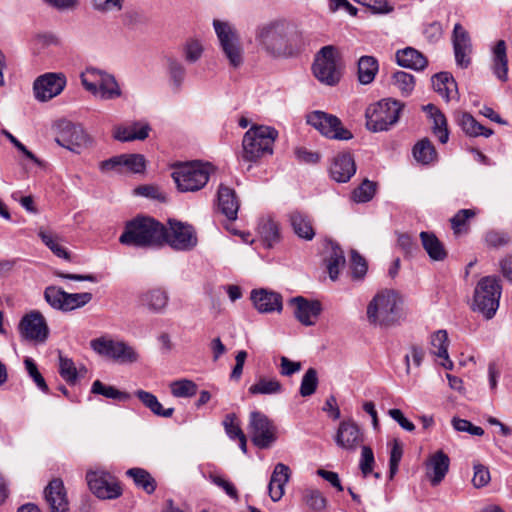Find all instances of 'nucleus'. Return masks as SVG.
Masks as SVG:
<instances>
[{
	"label": "nucleus",
	"instance_id": "f3484780",
	"mask_svg": "<svg viewBox=\"0 0 512 512\" xmlns=\"http://www.w3.org/2000/svg\"><path fill=\"white\" fill-rule=\"evenodd\" d=\"M66 86V77L59 73H46L39 76L34 84L33 90L38 101L46 102L58 96Z\"/></svg>",
	"mask_w": 512,
	"mask_h": 512
},
{
	"label": "nucleus",
	"instance_id": "6e6d98bb",
	"mask_svg": "<svg viewBox=\"0 0 512 512\" xmlns=\"http://www.w3.org/2000/svg\"><path fill=\"white\" fill-rule=\"evenodd\" d=\"M24 364L29 376L33 379L37 387L44 393H48V385L46 384L45 379L39 372L35 361L32 358L26 357L24 360Z\"/></svg>",
	"mask_w": 512,
	"mask_h": 512
},
{
	"label": "nucleus",
	"instance_id": "de8ad7c7",
	"mask_svg": "<svg viewBox=\"0 0 512 512\" xmlns=\"http://www.w3.org/2000/svg\"><path fill=\"white\" fill-rule=\"evenodd\" d=\"M433 120L432 130L442 144L447 143L449 139V131L447 127V119L441 111L432 112Z\"/></svg>",
	"mask_w": 512,
	"mask_h": 512
},
{
	"label": "nucleus",
	"instance_id": "37998d69",
	"mask_svg": "<svg viewBox=\"0 0 512 512\" xmlns=\"http://www.w3.org/2000/svg\"><path fill=\"white\" fill-rule=\"evenodd\" d=\"M413 155L418 162L429 164L434 161L437 156V152L432 142L429 139L424 138L415 144L413 148Z\"/></svg>",
	"mask_w": 512,
	"mask_h": 512
},
{
	"label": "nucleus",
	"instance_id": "f03ea898",
	"mask_svg": "<svg viewBox=\"0 0 512 512\" xmlns=\"http://www.w3.org/2000/svg\"><path fill=\"white\" fill-rule=\"evenodd\" d=\"M160 224L150 216L137 215L125 223L119 241L138 248L160 247Z\"/></svg>",
	"mask_w": 512,
	"mask_h": 512
},
{
	"label": "nucleus",
	"instance_id": "9b49d317",
	"mask_svg": "<svg viewBox=\"0 0 512 512\" xmlns=\"http://www.w3.org/2000/svg\"><path fill=\"white\" fill-rule=\"evenodd\" d=\"M306 118L309 125L329 139L347 141L353 138L351 131L346 129L335 115L323 111H313Z\"/></svg>",
	"mask_w": 512,
	"mask_h": 512
},
{
	"label": "nucleus",
	"instance_id": "2eb2a0df",
	"mask_svg": "<svg viewBox=\"0 0 512 512\" xmlns=\"http://www.w3.org/2000/svg\"><path fill=\"white\" fill-rule=\"evenodd\" d=\"M55 141L58 145L79 154L83 149L89 147L91 138L81 125L61 120L58 123V134Z\"/></svg>",
	"mask_w": 512,
	"mask_h": 512
},
{
	"label": "nucleus",
	"instance_id": "1a4fd4ad",
	"mask_svg": "<svg viewBox=\"0 0 512 512\" xmlns=\"http://www.w3.org/2000/svg\"><path fill=\"white\" fill-rule=\"evenodd\" d=\"M500 296L499 280L494 276H486L478 282L475 288L474 306L487 319H490L499 307Z\"/></svg>",
	"mask_w": 512,
	"mask_h": 512
},
{
	"label": "nucleus",
	"instance_id": "052dcab7",
	"mask_svg": "<svg viewBox=\"0 0 512 512\" xmlns=\"http://www.w3.org/2000/svg\"><path fill=\"white\" fill-rule=\"evenodd\" d=\"M45 300L56 309H60L64 311V298L65 291L56 288L54 286H49L45 289L44 292Z\"/></svg>",
	"mask_w": 512,
	"mask_h": 512
},
{
	"label": "nucleus",
	"instance_id": "4c0bfd02",
	"mask_svg": "<svg viewBox=\"0 0 512 512\" xmlns=\"http://www.w3.org/2000/svg\"><path fill=\"white\" fill-rule=\"evenodd\" d=\"M165 60L173 89L174 91L179 92L185 80L186 69L184 65L175 57L167 56Z\"/></svg>",
	"mask_w": 512,
	"mask_h": 512
},
{
	"label": "nucleus",
	"instance_id": "5fc2aeb1",
	"mask_svg": "<svg viewBox=\"0 0 512 512\" xmlns=\"http://www.w3.org/2000/svg\"><path fill=\"white\" fill-rule=\"evenodd\" d=\"M454 86L455 94H457V83L448 72H440L432 77V86L434 90L440 94H447V86Z\"/></svg>",
	"mask_w": 512,
	"mask_h": 512
},
{
	"label": "nucleus",
	"instance_id": "4d7b16f0",
	"mask_svg": "<svg viewBox=\"0 0 512 512\" xmlns=\"http://www.w3.org/2000/svg\"><path fill=\"white\" fill-rule=\"evenodd\" d=\"M43 243L50 248L56 256H69L59 244V238L50 231L40 230L38 233Z\"/></svg>",
	"mask_w": 512,
	"mask_h": 512
},
{
	"label": "nucleus",
	"instance_id": "cd10ccee",
	"mask_svg": "<svg viewBox=\"0 0 512 512\" xmlns=\"http://www.w3.org/2000/svg\"><path fill=\"white\" fill-rule=\"evenodd\" d=\"M288 221L293 232L301 239L310 241L315 236V230L310 217L299 210H293L287 214Z\"/></svg>",
	"mask_w": 512,
	"mask_h": 512
},
{
	"label": "nucleus",
	"instance_id": "4be33fe9",
	"mask_svg": "<svg viewBox=\"0 0 512 512\" xmlns=\"http://www.w3.org/2000/svg\"><path fill=\"white\" fill-rule=\"evenodd\" d=\"M44 496L51 512H69V503L61 479L51 480L44 490Z\"/></svg>",
	"mask_w": 512,
	"mask_h": 512
},
{
	"label": "nucleus",
	"instance_id": "79ce46f5",
	"mask_svg": "<svg viewBox=\"0 0 512 512\" xmlns=\"http://www.w3.org/2000/svg\"><path fill=\"white\" fill-rule=\"evenodd\" d=\"M91 393L102 395L106 398L113 399L119 402H125L130 399V395L127 392H123L115 388L114 386L105 385L100 380H95L91 387Z\"/></svg>",
	"mask_w": 512,
	"mask_h": 512
},
{
	"label": "nucleus",
	"instance_id": "423d86ee",
	"mask_svg": "<svg viewBox=\"0 0 512 512\" xmlns=\"http://www.w3.org/2000/svg\"><path fill=\"white\" fill-rule=\"evenodd\" d=\"M403 104L397 100L383 99L366 111V126L370 131H387L398 122Z\"/></svg>",
	"mask_w": 512,
	"mask_h": 512
},
{
	"label": "nucleus",
	"instance_id": "dca6fc26",
	"mask_svg": "<svg viewBox=\"0 0 512 512\" xmlns=\"http://www.w3.org/2000/svg\"><path fill=\"white\" fill-rule=\"evenodd\" d=\"M86 480L90 491L99 499H116L122 495L119 482L108 472L88 471Z\"/></svg>",
	"mask_w": 512,
	"mask_h": 512
},
{
	"label": "nucleus",
	"instance_id": "7ed1b4c3",
	"mask_svg": "<svg viewBox=\"0 0 512 512\" xmlns=\"http://www.w3.org/2000/svg\"><path fill=\"white\" fill-rule=\"evenodd\" d=\"M402 299L394 290L378 292L367 306V319L371 324L381 327L392 326L401 317Z\"/></svg>",
	"mask_w": 512,
	"mask_h": 512
},
{
	"label": "nucleus",
	"instance_id": "20e7f679",
	"mask_svg": "<svg viewBox=\"0 0 512 512\" xmlns=\"http://www.w3.org/2000/svg\"><path fill=\"white\" fill-rule=\"evenodd\" d=\"M168 227L160 224V248L169 246L177 252H190L198 245L196 229L185 222L168 219Z\"/></svg>",
	"mask_w": 512,
	"mask_h": 512
},
{
	"label": "nucleus",
	"instance_id": "7c9ffc66",
	"mask_svg": "<svg viewBox=\"0 0 512 512\" xmlns=\"http://www.w3.org/2000/svg\"><path fill=\"white\" fill-rule=\"evenodd\" d=\"M456 121L462 128L464 133L471 137L484 136L489 137L493 134V130L481 125L470 113L458 112Z\"/></svg>",
	"mask_w": 512,
	"mask_h": 512
},
{
	"label": "nucleus",
	"instance_id": "69168bd1",
	"mask_svg": "<svg viewBox=\"0 0 512 512\" xmlns=\"http://www.w3.org/2000/svg\"><path fill=\"white\" fill-rule=\"evenodd\" d=\"M374 464L375 459L372 449L369 446H362L359 467L364 477L372 473Z\"/></svg>",
	"mask_w": 512,
	"mask_h": 512
},
{
	"label": "nucleus",
	"instance_id": "39448f33",
	"mask_svg": "<svg viewBox=\"0 0 512 512\" xmlns=\"http://www.w3.org/2000/svg\"><path fill=\"white\" fill-rule=\"evenodd\" d=\"M277 136V130L272 127L252 126L243 137L242 158L247 162H256L265 155H271Z\"/></svg>",
	"mask_w": 512,
	"mask_h": 512
},
{
	"label": "nucleus",
	"instance_id": "bf43d9fd",
	"mask_svg": "<svg viewBox=\"0 0 512 512\" xmlns=\"http://www.w3.org/2000/svg\"><path fill=\"white\" fill-rule=\"evenodd\" d=\"M403 456V448L402 444L399 440L395 439L393 441V445L390 451L389 458V478L393 479V477L398 472L399 463Z\"/></svg>",
	"mask_w": 512,
	"mask_h": 512
},
{
	"label": "nucleus",
	"instance_id": "6e6552de",
	"mask_svg": "<svg viewBox=\"0 0 512 512\" xmlns=\"http://www.w3.org/2000/svg\"><path fill=\"white\" fill-rule=\"evenodd\" d=\"M81 83L87 91L99 95L103 100L116 99L122 95L115 77L96 68H88L81 75Z\"/></svg>",
	"mask_w": 512,
	"mask_h": 512
},
{
	"label": "nucleus",
	"instance_id": "13d9d810",
	"mask_svg": "<svg viewBox=\"0 0 512 512\" xmlns=\"http://www.w3.org/2000/svg\"><path fill=\"white\" fill-rule=\"evenodd\" d=\"M183 53L187 62L195 63L202 56L203 46L198 40H188L183 46Z\"/></svg>",
	"mask_w": 512,
	"mask_h": 512
},
{
	"label": "nucleus",
	"instance_id": "bb28decb",
	"mask_svg": "<svg viewBox=\"0 0 512 512\" xmlns=\"http://www.w3.org/2000/svg\"><path fill=\"white\" fill-rule=\"evenodd\" d=\"M218 209L228 220H235L239 210V200L234 189L221 184L218 188Z\"/></svg>",
	"mask_w": 512,
	"mask_h": 512
},
{
	"label": "nucleus",
	"instance_id": "6ab92c4d",
	"mask_svg": "<svg viewBox=\"0 0 512 512\" xmlns=\"http://www.w3.org/2000/svg\"><path fill=\"white\" fill-rule=\"evenodd\" d=\"M289 304L294 308V317L304 326H313L322 312L320 301L308 300L303 296L291 298Z\"/></svg>",
	"mask_w": 512,
	"mask_h": 512
},
{
	"label": "nucleus",
	"instance_id": "09e8293b",
	"mask_svg": "<svg viewBox=\"0 0 512 512\" xmlns=\"http://www.w3.org/2000/svg\"><path fill=\"white\" fill-rule=\"evenodd\" d=\"M92 300V294L89 292L83 293H67L65 292L64 298V311H71L85 306Z\"/></svg>",
	"mask_w": 512,
	"mask_h": 512
},
{
	"label": "nucleus",
	"instance_id": "8fccbe9b",
	"mask_svg": "<svg viewBox=\"0 0 512 512\" xmlns=\"http://www.w3.org/2000/svg\"><path fill=\"white\" fill-rule=\"evenodd\" d=\"M170 388L172 395L175 397H192L197 392V385L187 379L172 382Z\"/></svg>",
	"mask_w": 512,
	"mask_h": 512
},
{
	"label": "nucleus",
	"instance_id": "f257e3e1",
	"mask_svg": "<svg viewBox=\"0 0 512 512\" xmlns=\"http://www.w3.org/2000/svg\"><path fill=\"white\" fill-rule=\"evenodd\" d=\"M255 38L268 55L276 58L297 55L307 44L303 32L280 20L259 25Z\"/></svg>",
	"mask_w": 512,
	"mask_h": 512
},
{
	"label": "nucleus",
	"instance_id": "2f4dec72",
	"mask_svg": "<svg viewBox=\"0 0 512 512\" xmlns=\"http://www.w3.org/2000/svg\"><path fill=\"white\" fill-rule=\"evenodd\" d=\"M258 234L261 244L266 248H272L280 242L279 224L272 218L262 219L259 222Z\"/></svg>",
	"mask_w": 512,
	"mask_h": 512
},
{
	"label": "nucleus",
	"instance_id": "412c9836",
	"mask_svg": "<svg viewBox=\"0 0 512 512\" xmlns=\"http://www.w3.org/2000/svg\"><path fill=\"white\" fill-rule=\"evenodd\" d=\"M452 43L457 65L461 68H467L471 63L472 45L468 32L459 23L454 26Z\"/></svg>",
	"mask_w": 512,
	"mask_h": 512
},
{
	"label": "nucleus",
	"instance_id": "a878e982",
	"mask_svg": "<svg viewBox=\"0 0 512 512\" xmlns=\"http://www.w3.org/2000/svg\"><path fill=\"white\" fill-rule=\"evenodd\" d=\"M169 295L161 288H151L138 295V304L152 313H162L168 305Z\"/></svg>",
	"mask_w": 512,
	"mask_h": 512
},
{
	"label": "nucleus",
	"instance_id": "c756f323",
	"mask_svg": "<svg viewBox=\"0 0 512 512\" xmlns=\"http://www.w3.org/2000/svg\"><path fill=\"white\" fill-rule=\"evenodd\" d=\"M290 477V469L283 463L276 464L268 485L269 495L276 502L284 495V487Z\"/></svg>",
	"mask_w": 512,
	"mask_h": 512
},
{
	"label": "nucleus",
	"instance_id": "774afa93",
	"mask_svg": "<svg viewBox=\"0 0 512 512\" xmlns=\"http://www.w3.org/2000/svg\"><path fill=\"white\" fill-rule=\"evenodd\" d=\"M325 267L330 279L335 281L339 274L347 268L346 258H326Z\"/></svg>",
	"mask_w": 512,
	"mask_h": 512
},
{
	"label": "nucleus",
	"instance_id": "3c124183",
	"mask_svg": "<svg viewBox=\"0 0 512 512\" xmlns=\"http://www.w3.org/2000/svg\"><path fill=\"white\" fill-rule=\"evenodd\" d=\"M431 352L436 356H446L448 352V334L446 330H438L431 335Z\"/></svg>",
	"mask_w": 512,
	"mask_h": 512
},
{
	"label": "nucleus",
	"instance_id": "680f3d73",
	"mask_svg": "<svg viewBox=\"0 0 512 512\" xmlns=\"http://www.w3.org/2000/svg\"><path fill=\"white\" fill-rule=\"evenodd\" d=\"M223 426L226 434L232 440L239 438L244 435V432L240 428L236 414H227L223 420Z\"/></svg>",
	"mask_w": 512,
	"mask_h": 512
},
{
	"label": "nucleus",
	"instance_id": "5701e85b",
	"mask_svg": "<svg viewBox=\"0 0 512 512\" xmlns=\"http://www.w3.org/2000/svg\"><path fill=\"white\" fill-rule=\"evenodd\" d=\"M330 176L339 183L348 182L356 172L354 158L349 152H342L336 155L329 169Z\"/></svg>",
	"mask_w": 512,
	"mask_h": 512
},
{
	"label": "nucleus",
	"instance_id": "603ef678",
	"mask_svg": "<svg viewBox=\"0 0 512 512\" xmlns=\"http://www.w3.org/2000/svg\"><path fill=\"white\" fill-rule=\"evenodd\" d=\"M305 504L314 512L322 511L326 507V499L322 493L315 489H306L303 493Z\"/></svg>",
	"mask_w": 512,
	"mask_h": 512
},
{
	"label": "nucleus",
	"instance_id": "f8f14e48",
	"mask_svg": "<svg viewBox=\"0 0 512 512\" xmlns=\"http://www.w3.org/2000/svg\"><path fill=\"white\" fill-rule=\"evenodd\" d=\"M90 346L97 354L119 363H134L139 358L134 348L123 341L99 337L91 340Z\"/></svg>",
	"mask_w": 512,
	"mask_h": 512
},
{
	"label": "nucleus",
	"instance_id": "ea45409f",
	"mask_svg": "<svg viewBox=\"0 0 512 512\" xmlns=\"http://www.w3.org/2000/svg\"><path fill=\"white\" fill-rule=\"evenodd\" d=\"M476 216L474 209H461L451 219V229L456 236L467 234L469 231V219Z\"/></svg>",
	"mask_w": 512,
	"mask_h": 512
},
{
	"label": "nucleus",
	"instance_id": "72a5a7b5",
	"mask_svg": "<svg viewBox=\"0 0 512 512\" xmlns=\"http://www.w3.org/2000/svg\"><path fill=\"white\" fill-rule=\"evenodd\" d=\"M493 72L496 77L505 82L508 80V58L506 53V43L499 40L493 48Z\"/></svg>",
	"mask_w": 512,
	"mask_h": 512
},
{
	"label": "nucleus",
	"instance_id": "ddd939ff",
	"mask_svg": "<svg viewBox=\"0 0 512 512\" xmlns=\"http://www.w3.org/2000/svg\"><path fill=\"white\" fill-rule=\"evenodd\" d=\"M338 52L335 47L328 45L321 48L313 64V73L322 83L335 85L340 80L338 69Z\"/></svg>",
	"mask_w": 512,
	"mask_h": 512
},
{
	"label": "nucleus",
	"instance_id": "c85d7f7f",
	"mask_svg": "<svg viewBox=\"0 0 512 512\" xmlns=\"http://www.w3.org/2000/svg\"><path fill=\"white\" fill-rule=\"evenodd\" d=\"M395 58L399 66L415 71H422L428 65L427 58L413 47L398 50L395 54Z\"/></svg>",
	"mask_w": 512,
	"mask_h": 512
},
{
	"label": "nucleus",
	"instance_id": "473e14b6",
	"mask_svg": "<svg viewBox=\"0 0 512 512\" xmlns=\"http://www.w3.org/2000/svg\"><path fill=\"white\" fill-rule=\"evenodd\" d=\"M150 126L148 124L134 123L131 126H119L115 128L114 138L122 141L144 140L148 137Z\"/></svg>",
	"mask_w": 512,
	"mask_h": 512
},
{
	"label": "nucleus",
	"instance_id": "a211bd4d",
	"mask_svg": "<svg viewBox=\"0 0 512 512\" xmlns=\"http://www.w3.org/2000/svg\"><path fill=\"white\" fill-rule=\"evenodd\" d=\"M19 332L27 340L44 343L48 338L49 328L43 315L38 311H32L21 319Z\"/></svg>",
	"mask_w": 512,
	"mask_h": 512
},
{
	"label": "nucleus",
	"instance_id": "b1692460",
	"mask_svg": "<svg viewBox=\"0 0 512 512\" xmlns=\"http://www.w3.org/2000/svg\"><path fill=\"white\" fill-rule=\"evenodd\" d=\"M449 466L450 459L442 450L429 456L426 461V475L432 486H437L443 481L448 473Z\"/></svg>",
	"mask_w": 512,
	"mask_h": 512
},
{
	"label": "nucleus",
	"instance_id": "f704fd0d",
	"mask_svg": "<svg viewBox=\"0 0 512 512\" xmlns=\"http://www.w3.org/2000/svg\"><path fill=\"white\" fill-rule=\"evenodd\" d=\"M358 81L363 85L372 83L379 70L378 60L374 56H361L357 63Z\"/></svg>",
	"mask_w": 512,
	"mask_h": 512
},
{
	"label": "nucleus",
	"instance_id": "0eeeda50",
	"mask_svg": "<svg viewBox=\"0 0 512 512\" xmlns=\"http://www.w3.org/2000/svg\"><path fill=\"white\" fill-rule=\"evenodd\" d=\"M209 164L199 161L179 165L172 177L181 192H194L202 189L209 180Z\"/></svg>",
	"mask_w": 512,
	"mask_h": 512
},
{
	"label": "nucleus",
	"instance_id": "0e129e2a",
	"mask_svg": "<svg viewBox=\"0 0 512 512\" xmlns=\"http://www.w3.org/2000/svg\"><path fill=\"white\" fill-rule=\"evenodd\" d=\"M473 469H474V475L472 478L473 486L475 488L479 489V488H482V487H485L486 485H488V483L491 480L489 469L480 463H475L473 465Z\"/></svg>",
	"mask_w": 512,
	"mask_h": 512
},
{
	"label": "nucleus",
	"instance_id": "4468645a",
	"mask_svg": "<svg viewBox=\"0 0 512 512\" xmlns=\"http://www.w3.org/2000/svg\"><path fill=\"white\" fill-rule=\"evenodd\" d=\"M252 443L259 449L270 448L277 440V428L262 412L253 411L249 416Z\"/></svg>",
	"mask_w": 512,
	"mask_h": 512
},
{
	"label": "nucleus",
	"instance_id": "9d476101",
	"mask_svg": "<svg viewBox=\"0 0 512 512\" xmlns=\"http://www.w3.org/2000/svg\"><path fill=\"white\" fill-rule=\"evenodd\" d=\"M213 26L229 64L234 68L239 67L243 63V49L235 29L229 23L220 20H214Z\"/></svg>",
	"mask_w": 512,
	"mask_h": 512
},
{
	"label": "nucleus",
	"instance_id": "e2e57ef3",
	"mask_svg": "<svg viewBox=\"0 0 512 512\" xmlns=\"http://www.w3.org/2000/svg\"><path fill=\"white\" fill-rule=\"evenodd\" d=\"M368 264L366 258H349L348 274L354 280H361L367 273Z\"/></svg>",
	"mask_w": 512,
	"mask_h": 512
},
{
	"label": "nucleus",
	"instance_id": "a18cd8bd",
	"mask_svg": "<svg viewBox=\"0 0 512 512\" xmlns=\"http://www.w3.org/2000/svg\"><path fill=\"white\" fill-rule=\"evenodd\" d=\"M318 373L315 368H309L302 377L299 393L302 397H308L315 393L318 387Z\"/></svg>",
	"mask_w": 512,
	"mask_h": 512
},
{
	"label": "nucleus",
	"instance_id": "aec40b11",
	"mask_svg": "<svg viewBox=\"0 0 512 512\" xmlns=\"http://www.w3.org/2000/svg\"><path fill=\"white\" fill-rule=\"evenodd\" d=\"M334 439L339 447L355 451L363 442V433L354 421L345 420L339 424Z\"/></svg>",
	"mask_w": 512,
	"mask_h": 512
},
{
	"label": "nucleus",
	"instance_id": "58836bf2",
	"mask_svg": "<svg viewBox=\"0 0 512 512\" xmlns=\"http://www.w3.org/2000/svg\"><path fill=\"white\" fill-rule=\"evenodd\" d=\"M282 390V384L276 378L260 377L255 384L249 387L248 392L252 395H271L281 393Z\"/></svg>",
	"mask_w": 512,
	"mask_h": 512
},
{
	"label": "nucleus",
	"instance_id": "49530a36",
	"mask_svg": "<svg viewBox=\"0 0 512 512\" xmlns=\"http://www.w3.org/2000/svg\"><path fill=\"white\" fill-rule=\"evenodd\" d=\"M377 184L368 179L363 180V182L353 190L352 199L357 203H365L370 201L376 192Z\"/></svg>",
	"mask_w": 512,
	"mask_h": 512
},
{
	"label": "nucleus",
	"instance_id": "393cba45",
	"mask_svg": "<svg viewBox=\"0 0 512 512\" xmlns=\"http://www.w3.org/2000/svg\"><path fill=\"white\" fill-rule=\"evenodd\" d=\"M254 307L260 313H271L282 310V296L267 289H254L251 292Z\"/></svg>",
	"mask_w": 512,
	"mask_h": 512
},
{
	"label": "nucleus",
	"instance_id": "a19ab883",
	"mask_svg": "<svg viewBox=\"0 0 512 512\" xmlns=\"http://www.w3.org/2000/svg\"><path fill=\"white\" fill-rule=\"evenodd\" d=\"M391 84L400 91L402 96L408 97L415 88V77L405 71H396L391 76Z\"/></svg>",
	"mask_w": 512,
	"mask_h": 512
},
{
	"label": "nucleus",
	"instance_id": "c03bdc74",
	"mask_svg": "<svg viewBox=\"0 0 512 512\" xmlns=\"http://www.w3.org/2000/svg\"><path fill=\"white\" fill-rule=\"evenodd\" d=\"M420 239L428 256H446L443 244L434 233L422 231L420 233Z\"/></svg>",
	"mask_w": 512,
	"mask_h": 512
},
{
	"label": "nucleus",
	"instance_id": "c9c22d12",
	"mask_svg": "<svg viewBox=\"0 0 512 512\" xmlns=\"http://www.w3.org/2000/svg\"><path fill=\"white\" fill-rule=\"evenodd\" d=\"M126 475L131 478L134 484L143 489L147 494H152L157 487V483L152 475L143 468H130L126 471Z\"/></svg>",
	"mask_w": 512,
	"mask_h": 512
},
{
	"label": "nucleus",
	"instance_id": "e433bc0d",
	"mask_svg": "<svg viewBox=\"0 0 512 512\" xmlns=\"http://www.w3.org/2000/svg\"><path fill=\"white\" fill-rule=\"evenodd\" d=\"M136 396L143 403V405L150 409L152 413L157 416L169 418L174 413V408L164 409L162 404L158 401L157 397L150 392L138 390Z\"/></svg>",
	"mask_w": 512,
	"mask_h": 512
},
{
	"label": "nucleus",
	"instance_id": "338daca9",
	"mask_svg": "<svg viewBox=\"0 0 512 512\" xmlns=\"http://www.w3.org/2000/svg\"><path fill=\"white\" fill-rule=\"evenodd\" d=\"M145 158L141 154H124L123 167L134 173H141L145 170Z\"/></svg>",
	"mask_w": 512,
	"mask_h": 512
},
{
	"label": "nucleus",
	"instance_id": "864d4df0",
	"mask_svg": "<svg viewBox=\"0 0 512 512\" xmlns=\"http://www.w3.org/2000/svg\"><path fill=\"white\" fill-rule=\"evenodd\" d=\"M59 374L70 385H74L78 378L74 362L61 355L59 356Z\"/></svg>",
	"mask_w": 512,
	"mask_h": 512
}]
</instances>
